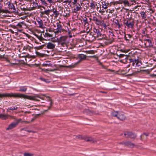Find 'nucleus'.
Segmentation results:
<instances>
[{"instance_id":"nucleus-1","label":"nucleus","mask_w":156,"mask_h":156,"mask_svg":"<svg viewBox=\"0 0 156 156\" xmlns=\"http://www.w3.org/2000/svg\"><path fill=\"white\" fill-rule=\"evenodd\" d=\"M4 97H18L23 98H27L30 100H35L39 101V100L36 99V97L25 95L23 94L19 93H0V98H2Z\"/></svg>"},{"instance_id":"nucleus-2","label":"nucleus","mask_w":156,"mask_h":156,"mask_svg":"<svg viewBox=\"0 0 156 156\" xmlns=\"http://www.w3.org/2000/svg\"><path fill=\"white\" fill-rule=\"evenodd\" d=\"M123 23L125 24L128 28L132 29L134 26V20L131 18L125 19L123 21Z\"/></svg>"},{"instance_id":"nucleus-3","label":"nucleus","mask_w":156,"mask_h":156,"mask_svg":"<svg viewBox=\"0 0 156 156\" xmlns=\"http://www.w3.org/2000/svg\"><path fill=\"white\" fill-rule=\"evenodd\" d=\"M56 26L57 28L54 30V32L55 35L59 34L60 33H61L62 32L64 33V32H67L66 30L62 28V25L61 24L57 23Z\"/></svg>"},{"instance_id":"nucleus-4","label":"nucleus","mask_w":156,"mask_h":156,"mask_svg":"<svg viewBox=\"0 0 156 156\" xmlns=\"http://www.w3.org/2000/svg\"><path fill=\"white\" fill-rule=\"evenodd\" d=\"M8 5V10H9L10 12H15V13H18L16 11V10L15 7L13 3H11L9 2H7L6 3Z\"/></svg>"},{"instance_id":"nucleus-5","label":"nucleus","mask_w":156,"mask_h":156,"mask_svg":"<svg viewBox=\"0 0 156 156\" xmlns=\"http://www.w3.org/2000/svg\"><path fill=\"white\" fill-rule=\"evenodd\" d=\"M20 121V119H18L16 120L15 122H12L9 125L8 127L6 129V130H10L16 127Z\"/></svg>"},{"instance_id":"nucleus-6","label":"nucleus","mask_w":156,"mask_h":156,"mask_svg":"<svg viewBox=\"0 0 156 156\" xmlns=\"http://www.w3.org/2000/svg\"><path fill=\"white\" fill-rule=\"evenodd\" d=\"M67 38L68 37L67 36H62L59 39L58 41L62 45H63L66 44L67 39Z\"/></svg>"},{"instance_id":"nucleus-7","label":"nucleus","mask_w":156,"mask_h":156,"mask_svg":"<svg viewBox=\"0 0 156 156\" xmlns=\"http://www.w3.org/2000/svg\"><path fill=\"white\" fill-rule=\"evenodd\" d=\"M124 135L126 137H129L131 139H135L136 136V134L129 132H126Z\"/></svg>"},{"instance_id":"nucleus-8","label":"nucleus","mask_w":156,"mask_h":156,"mask_svg":"<svg viewBox=\"0 0 156 156\" xmlns=\"http://www.w3.org/2000/svg\"><path fill=\"white\" fill-rule=\"evenodd\" d=\"M4 111V110L2 108H0V119L3 120H6L8 118V116L6 115L2 114Z\"/></svg>"},{"instance_id":"nucleus-9","label":"nucleus","mask_w":156,"mask_h":156,"mask_svg":"<svg viewBox=\"0 0 156 156\" xmlns=\"http://www.w3.org/2000/svg\"><path fill=\"white\" fill-rule=\"evenodd\" d=\"M144 45L147 47H151L153 46L152 43L151 41L149 39H146L144 40Z\"/></svg>"},{"instance_id":"nucleus-10","label":"nucleus","mask_w":156,"mask_h":156,"mask_svg":"<svg viewBox=\"0 0 156 156\" xmlns=\"http://www.w3.org/2000/svg\"><path fill=\"white\" fill-rule=\"evenodd\" d=\"M55 46L56 45L54 43L49 42L47 44L46 47L48 49H53L55 48Z\"/></svg>"},{"instance_id":"nucleus-11","label":"nucleus","mask_w":156,"mask_h":156,"mask_svg":"<svg viewBox=\"0 0 156 156\" xmlns=\"http://www.w3.org/2000/svg\"><path fill=\"white\" fill-rule=\"evenodd\" d=\"M92 20L97 25H101L102 24V21H100L95 16H93L92 18Z\"/></svg>"},{"instance_id":"nucleus-12","label":"nucleus","mask_w":156,"mask_h":156,"mask_svg":"<svg viewBox=\"0 0 156 156\" xmlns=\"http://www.w3.org/2000/svg\"><path fill=\"white\" fill-rule=\"evenodd\" d=\"M121 144H124L126 146H128L131 147H133L134 146V144L129 141L122 142L121 143Z\"/></svg>"},{"instance_id":"nucleus-13","label":"nucleus","mask_w":156,"mask_h":156,"mask_svg":"<svg viewBox=\"0 0 156 156\" xmlns=\"http://www.w3.org/2000/svg\"><path fill=\"white\" fill-rule=\"evenodd\" d=\"M117 118L121 120H123L126 119V117L122 112H120L119 113Z\"/></svg>"},{"instance_id":"nucleus-14","label":"nucleus","mask_w":156,"mask_h":156,"mask_svg":"<svg viewBox=\"0 0 156 156\" xmlns=\"http://www.w3.org/2000/svg\"><path fill=\"white\" fill-rule=\"evenodd\" d=\"M87 56L83 54H79L77 55V58L80 59V61H82L85 60Z\"/></svg>"},{"instance_id":"nucleus-15","label":"nucleus","mask_w":156,"mask_h":156,"mask_svg":"<svg viewBox=\"0 0 156 156\" xmlns=\"http://www.w3.org/2000/svg\"><path fill=\"white\" fill-rule=\"evenodd\" d=\"M76 7L74 9V12H76L77 11L81 10L82 7L79 3L76 5Z\"/></svg>"},{"instance_id":"nucleus-16","label":"nucleus","mask_w":156,"mask_h":156,"mask_svg":"<svg viewBox=\"0 0 156 156\" xmlns=\"http://www.w3.org/2000/svg\"><path fill=\"white\" fill-rule=\"evenodd\" d=\"M84 140L87 142H94V140L92 138L90 137H87L86 136L84 137L83 138Z\"/></svg>"},{"instance_id":"nucleus-17","label":"nucleus","mask_w":156,"mask_h":156,"mask_svg":"<svg viewBox=\"0 0 156 156\" xmlns=\"http://www.w3.org/2000/svg\"><path fill=\"white\" fill-rule=\"evenodd\" d=\"M102 6L104 9H106L107 7L109 6V4L108 3H107L106 1H103L102 2Z\"/></svg>"},{"instance_id":"nucleus-18","label":"nucleus","mask_w":156,"mask_h":156,"mask_svg":"<svg viewBox=\"0 0 156 156\" xmlns=\"http://www.w3.org/2000/svg\"><path fill=\"white\" fill-rule=\"evenodd\" d=\"M52 11V10L51 9H47V10H45L44 11H42L41 12L43 13V14H45L48 17H49V15L50 13Z\"/></svg>"},{"instance_id":"nucleus-19","label":"nucleus","mask_w":156,"mask_h":156,"mask_svg":"<svg viewBox=\"0 0 156 156\" xmlns=\"http://www.w3.org/2000/svg\"><path fill=\"white\" fill-rule=\"evenodd\" d=\"M93 31L94 33L97 34V36L98 37L101 36V34L98 29H97L96 28H94L93 29Z\"/></svg>"},{"instance_id":"nucleus-20","label":"nucleus","mask_w":156,"mask_h":156,"mask_svg":"<svg viewBox=\"0 0 156 156\" xmlns=\"http://www.w3.org/2000/svg\"><path fill=\"white\" fill-rule=\"evenodd\" d=\"M37 21L38 23L39 27L40 28H42L43 25L42 20L40 19H38V20H37Z\"/></svg>"},{"instance_id":"nucleus-21","label":"nucleus","mask_w":156,"mask_h":156,"mask_svg":"<svg viewBox=\"0 0 156 156\" xmlns=\"http://www.w3.org/2000/svg\"><path fill=\"white\" fill-rule=\"evenodd\" d=\"M140 14L142 19H145L146 18L147 16L145 12L144 11H141L140 13Z\"/></svg>"},{"instance_id":"nucleus-22","label":"nucleus","mask_w":156,"mask_h":156,"mask_svg":"<svg viewBox=\"0 0 156 156\" xmlns=\"http://www.w3.org/2000/svg\"><path fill=\"white\" fill-rule=\"evenodd\" d=\"M27 90V88L25 86L21 87H20L19 91L22 92H25Z\"/></svg>"},{"instance_id":"nucleus-23","label":"nucleus","mask_w":156,"mask_h":156,"mask_svg":"<svg viewBox=\"0 0 156 156\" xmlns=\"http://www.w3.org/2000/svg\"><path fill=\"white\" fill-rule=\"evenodd\" d=\"M52 11L53 12L54 14L55 15V17H57L59 15V12H58L57 11L56 9H53Z\"/></svg>"},{"instance_id":"nucleus-24","label":"nucleus","mask_w":156,"mask_h":156,"mask_svg":"<svg viewBox=\"0 0 156 156\" xmlns=\"http://www.w3.org/2000/svg\"><path fill=\"white\" fill-rule=\"evenodd\" d=\"M9 13L10 12L8 9H0V13Z\"/></svg>"},{"instance_id":"nucleus-25","label":"nucleus","mask_w":156,"mask_h":156,"mask_svg":"<svg viewBox=\"0 0 156 156\" xmlns=\"http://www.w3.org/2000/svg\"><path fill=\"white\" fill-rule=\"evenodd\" d=\"M44 35L45 37H53L52 35L50 34L48 32L45 33L44 34Z\"/></svg>"},{"instance_id":"nucleus-26","label":"nucleus","mask_w":156,"mask_h":156,"mask_svg":"<svg viewBox=\"0 0 156 156\" xmlns=\"http://www.w3.org/2000/svg\"><path fill=\"white\" fill-rule=\"evenodd\" d=\"M31 47H30L28 45H26L24 46L23 47V49L25 50H27L29 51H30L31 49Z\"/></svg>"},{"instance_id":"nucleus-27","label":"nucleus","mask_w":156,"mask_h":156,"mask_svg":"<svg viewBox=\"0 0 156 156\" xmlns=\"http://www.w3.org/2000/svg\"><path fill=\"white\" fill-rule=\"evenodd\" d=\"M119 113L117 111H113L112 113V115L114 117H116L117 118V116H118Z\"/></svg>"},{"instance_id":"nucleus-28","label":"nucleus","mask_w":156,"mask_h":156,"mask_svg":"<svg viewBox=\"0 0 156 156\" xmlns=\"http://www.w3.org/2000/svg\"><path fill=\"white\" fill-rule=\"evenodd\" d=\"M114 22L116 24V26H118V27L119 28L121 27V25L119 24L118 20L116 19L115 20Z\"/></svg>"},{"instance_id":"nucleus-29","label":"nucleus","mask_w":156,"mask_h":156,"mask_svg":"<svg viewBox=\"0 0 156 156\" xmlns=\"http://www.w3.org/2000/svg\"><path fill=\"white\" fill-rule=\"evenodd\" d=\"M90 9L94 10L95 8V5L94 4V2L92 1V2L90 3Z\"/></svg>"},{"instance_id":"nucleus-30","label":"nucleus","mask_w":156,"mask_h":156,"mask_svg":"<svg viewBox=\"0 0 156 156\" xmlns=\"http://www.w3.org/2000/svg\"><path fill=\"white\" fill-rule=\"evenodd\" d=\"M41 1L42 4L46 6H47L48 4L46 2L45 0H40Z\"/></svg>"},{"instance_id":"nucleus-31","label":"nucleus","mask_w":156,"mask_h":156,"mask_svg":"<svg viewBox=\"0 0 156 156\" xmlns=\"http://www.w3.org/2000/svg\"><path fill=\"white\" fill-rule=\"evenodd\" d=\"M18 108V107L16 106H12L8 108V109L11 110H17Z\"/></svg>"},{"instance_id":"nucleus-32","label":"nucleus","mask_w":156,"mask_h":156,"mask_svg":"<svg viewBox=\"0 0 156 156\" xmlns=\"http://www.w3.org/2000/svg\"><path fill=\"white\" fill-rule=\"evenodd\" d=\"M37 37L41 41H42L44 40V39L41 36H38L36 35Z\"/></svg>"},{"instance_id":"nucleus-33","label":"nucleus","mask_w":156,"mask_h":156,"mask_svg":"<svg viewBox=\"0 0 156 156\" xmlns=\"http://www.w3.org/2000/svg\"><path fill=\"white\" fill-rule=\"evenodd\" d=\"M40 79L42 80H43L46 83H49L50 82V81H49V80H48V79H44V78H42V77H41L40 78Z\"/></svg>"},{"instance_id":"nucleus-34","label":"nucleus","mask_w":156,"mask_h":156,"mask_svg":"<svg viewBox=\"0 0 156 156\" xmlns=\"http://www.w3.org/2000/svg\"><path fill=\"white\" fill-rule=\"evenodd\" d=\"M83 21L84 24L88 22L87 21V19L86 17H84V18H83Z\"/></svg>"},{"instance_id":"nucleus-35","label":"nucleus","mask_w":156,"mask_h":156,"mask_svg":"<svg viewBox=\"0 0 156 156\" xmlns=\"http://www.w3.org/2000/svg\"><path fill=\"white\" fill-rule=\"evenodd\" d=\"M84 26L86 28V29L87 30L88 29L89 26V24L88 22L84 23Z\"/></svg>"},{"instance_id":"nucleus-36","label":"nucleus","mask_w":156,"mask_h":156,"mask_svg":"<svg viewBox=\"0 0 156 156\" xmlns=\"http://www.w3.org/2000/svg\"><path fill=\"white\" fill-rule=\"evenodd\" d=\"M16 26L19 28H21L22 27V23H18Z\"/></svg>"},{"instance_id":"nucleus-37","label":"nucleus","mask_w":156,"mask_h":156,"mask_svg":"<svg viewBox=\"0 0 156 156\" xmlns=\"http://www.w3.org/2000/svg\"><path fill=\"white\" fill-rule=\"evenodd\" d=\"M51 5L52 4H54V2L53 0H46Z\"/></svg>"},{"instance_id":"nucleus-38","label":"nucleus","mask_w":156,"mask_h":156,"mask_svg":"<svg viewBox=\"0 0 156 156\" xmlns=\"http://www.w3.org/2000/svg\"><path fill=\"white\" fill-rule=\"evenodd\" d=\"M33 154L29 153H25L24 154V156H32Z\"/></svg>"},{"instance_id":"nucleus-39","label":"nucleus","mask_w":156,"mask_h":156,"mask_svg":"<svg viewBox=\"0 0 156 156\" xmlns=\"http://www.w3.org/2000/svg\"><path fill=\"white\" fill-rule=\"evenodd\" d=\"M125 5H129V3L127 0H124L123 3Z\"/></svg>"},{"instance_id":"nucleus-40","label":"nucleus","mask_w":156,"mask_h":156,"mask_svg":"<svg viewBox=\"0 0 156 156\" xmlns=\"http://www.w3.org/2000/svg\"><path fill=\"white\" fill-rule=\"evenodd\" d=\"M68 34L69 35V37L70 38L72 37L73 36L72 34L71 31L70 30H68Z\"/></svg>"},{"instance_id":"nucleus-41","label":"nucleus","mask_w":156,"mask_h":156,"mask_svg":"<svg viewBox=\"0 0 156 156\" xmlns=\"http://www.w3.org/2000/svg\"><path fill=\"white\" fill-rule=\"evenodd\" d=\"M102 24L101 25H102V26H103L104 28L105 29H106V27H107V25H106V24L105 23H104V22L103 21H102Z\"/></svg>"},{"instance_id":"nucleus-42","label":"nucleus","mask_w":156,"mask_h":156,"mask_svg":"<svg viewBox=\"0 0 156 156\" xmlns=\"http://www.w3.org/2000/svg\"><path fill=\"white\" fill-rule=\"evenodd\" d=\"M137 62V59H134V61L133 62H132V65L133 66H134L135 65L136 62Z\"/></svg>"},{"instance_id":"nucleus-43","label":"nucleus","mask_w":156,"mask_h":156,"mask_svg":"<svg viewBox=\"0 0 156 156\" xmlns=\"http://www.w3.org/2000/svg\"><path fill=\"white\" fill-rule=\"evenodd\" d=\"M40 16L41 17H47V15L45 14H43L42 13L40 12Z\"/></svg>"},{"instance_id":"nucleus-44","label":"nucleus","mask_w":156,"mask_h":156,"mask_svg":"<svg viewBox=\"0 0 156 156\" xmlns=\"http://www.w3.org/2000/svg\"><path fill=\"white\" fill-rule=\"evenodd\" d=\"M73 0V2H72V3H73V5H76V4H78V3H77V2L78 1H79V0Z\"/></svg>"},{"instance_id":"nucleus-45","label":"nucleus","mask_w":156,"mask_h":156,"mask_svg":"<svg viewBox=\"0 0 156 156\" xmlns=\"http://www.w3.org/2000/svg\"><path fill=\"white\" fill-rule=\"evenodd\" d=\"M43 65L44 66H51V64H43Z\"/></svg>"},{"instance_id":"nucleus-46","label":"nucleus","mask_w":156,"mask_h":156,"mask_svg":"<svg viewBox=\"0 0 156 156\" xmlns=\"http://www.w3.org/2000/svg\"><path fill=\"white\" fill-rule=\"evenodd\" d=\"M61 2L63 3H66L69 2V0H60Z\"/></svg>"},{"instance_id":"nucleus-47","label":"nucleus","mask_w":156,"mask_h":156,"mask_svg":"<svg viewBox=\"0 0 156 156\" xmlns=\"http://www.w3.org/2000/svg\"><path fill=\"white\" fill-rule=\"evenodd\" d=\"M76 138H77V139H83V138L84 137H82L80 135H78V136H77L76 137Z\"/></svg>"},{"instance_id":"nucleus-48","label":"nucleus","mask_w":156,"mask_h":156,"mask_svg":"<svg viewBox=\"0 0 156 156\" xmlns=\"http://www.w3.org/2000/svg\"><path fill=\"white\" fill-rule=\"evenodd\" d=\"M137 59V62H136L135 66H140V65L138 64V63L139 61H138V60L137 59Z\"/></svg>"},{"instance_id":"nucleus-49","label":"nucleus","mask_w":156,"mask_h":156,"mask_svg":"<svg viewBox=\"0 0 156 156\" xmlns=\"http://www.w3.org/2000/svg\"><path fill=\"white\" fill-rule=\"evenodd\" d=\"M124 56H125V55L124 54H120L119 55L120 58H123Z\"/></svg>"},{"instance_id":"nucleus-50","label":"nucleus","mask_w":156,"mask_h":156,"mask_svg":"<svg viewBox=\"0 0 156 156\" xmlns=\"http://www.w3.org/2000/svg\"><path fill=\"white\" fill-rule=\"evenodd\" d=\"M128 59L129 61V62H133L134 61V59L130 58H129Z\"/></svg>"},{"instance_id":"nucleus-51","label":"nucleus","mask_w":156,"mask_h":156,"mask_svg":"<svg viewBox=\"0 0 156 156\" xmlns=\"http://www.w3.org/2000/svg\"><path fill=\"white\" fill-rule=\"evenodd\" d=\"M124 58L126 60L127 59L128 60V59H129V57L128 56H127L126 55H125V56H124Z\"/></svg>"},{"instance_id":"nucleus-52","label":"nucleus","mask_w":156,"mask_h":156,"mask_svg":"<svg viewBox=\"0 0 156 156\" xmlns=\"http://www.w3.org/2000/svg\"><path fill=\"white\" fill-rule=\"evenodd\" d=\"M143 134L146 135V136H147L149 135V133H144Z\"/></svg>"},{"instance_id":"nucleus-53","label":"nucleus","mask_w":156,"mask_h":156,"mask_svg":"<svg viewBox=\"0 0 156 156\" xmlns=\"http://www.w3.org/2000/svg\"><path fill=\"white\" fill-rule=\"evenodd\" d=\"M52 103V102L50 101V106H49L48 109H50V108H51V105Z\"/></svg>"},{"instance_id":"nucleus-54","label":"nucleus","mask_w":156,"mask_h":156,"mask_svg":"<svg viewBox=\"0 0 156 156\" xmlns=\"http://www.w3.org/2000/svg\"><path fill=\"white\" fill-rule=\"evenodd\" d=\"M126 36H128V37L129 38H131V36L129 34H127L126 35Z\"/></svg>"},{"instance_id":"nucleus-55","label":"nucleus","mask_w":156,"mask_h":156,"mask_svg":"<svg viewBox=\"0 0 156 156\" xmlns=\"http://www.w3.org/2000/svg\"><path fill=\"white\" fill-rule=\"evenodd\" d=\"M142 71V70H141L140 71H137V72H134V74H136V73H140V72Z\"/></svg>"},{"instance_id":"nucleus-56","label":"nucleus","mask_w":156,"mask_h":156,"mask_svg":"<svg viewBox=\"0 0 156 156\" xmlns=\"http://www.w3.org/2000/svg\"><path fill=\"white\" fill-rule=\"evenodd\" d=\"M124 38L125 40H126V41H128L129 40V39H127V37L126 36H125Z\"/></svg>"},{"instance_id":"nucleus-57","label":"nucleus","mask_w":156,"mask_h":156,"mask_svg":"<svg viewBox=\"0 0 156 156\" xmlns=\"http://www.w3.org/2000/svg\"><path fill=\"white\" fill-rule=\"evenodd\" d=\"M4 55H0V58H4Z\"/></svg>"},{"instance_id":"nucleus-58","label":"nucleus","mask_w":156,"mask_h":156,"mask_svg":"<svg viewBox=\"0 0 156 156\" xmlns=\"http://www.w3.org/2000/svg\"><path fill=\"white\" fill-rule=\"evenodd\" d=\"M20 8H21V9H23V10H24V11H25V10H26V8H22V7H21Z\"/></svg>"},{"instance_id":"nucleus-59","label":"nucleus","mask_w":156,"mask_h":156,"mask_svg":"<svg viewBox=\"0 0 156 156\" xmlns=\"http://www.w3.org/2000/svg\"><path fill=\"white\" fill-rule=\"evenodd\" d=\"M121 3H122L124 0H119Z\"/></svg>"},{"instance_id":"nucleus-60","label":"nucleus","mask_w":156,"mask_h":156,"mask_svg":"<svg viewBox=\"0 0 156 156\" xmlns=\"http://www.w3.org/2000/svg\"><path fill=\"white\" fill-rule=\"evenodd\" d=\"M2 8V6H0V9H3Z\"/></svg>"},{"instance_id":"nucleus-61","label":"nucleus","mask_w":156,"mask_h":156,"mask_svg":"<svg viewBox=\"0 0 156 156\" xmlns=\"http://www.w3.org/2000/svg\"><path fill=\"white\" fill-rule=\"evenodd\" d=\"M101 92V93H106V92H105L104 91H100Z\"/></svg>"},{"instance_id":"nucleus-62","label":"nucleus","mask_w":156,"mask_h":156,"mask_svg":"<svg viewBox=\"0 0 156 156\" xmlns=\"http://www.w3.org/2000/svg\"><path fill=\"white\" fill-rule=\"evenodd\" d=\"M142 135H141L140 136V140H142Z\"/></svg>"},{"instance_id":"nucleus-63","label":"nucleus","mask_w":156,"mask_h":156,"mask_svg":"<svg viewBox=\"0 0 156 156\" xmlns=\"http://www.w3.org/2000/svg\"><path fill=\"white\" fill-rule=\"evenodd\" d=\"M22 130H25L26 131H27L28 130H26V129H22Z\"/></svg>"},{"instance_id":"nucleus-64","label":"nucleus","mask_w":156,"mask_h":156,"mask_svg":"<svg viewBox=\"0 0 156 156\" xmlns=\"http://www.w3.org/2000/svg\"><path fill=\"white\" fill-rule=\"evenodd\" d=\"M27 131L28 132H31V131H30V130H28Z\"/></svg>"}]
</instances>
